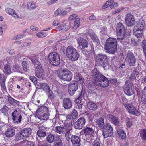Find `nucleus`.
Here are the masks:
<instances>
[{
  "instance_id": "1",
  "label": "nucleus",
  "mask_w": 146,
  "mask_h": 146,
  "mask_svg": "<svg viewBox=\"0 0 146 146\" xmlns=\"http://www.w3.org/2000/svg\"><path fill=\"white\" fill-rule=\"evenodd\" d=\"M93 71L94 84L96 85L104 87H107L109 86V81L107 78L102 75L97 69H94Z\"/></svg>"
},
{
  "instance_id": "2",
  "label": "nucleus",
  "mask_w": 146,
  "mask_h": 146,
  "mask_svg": "<svg viewBox=\"0 0 146 146\" xmlns=\"http://www.w3.org/2000/svg\"><path fill=\"white\" fill-rule=\"evenodd\" d=\"M117 41L115 38H110L108 39L105 44V48L106 52L114 54L117 50Z\"/></svg>"
},
{
  "instance_id": "3",
  "label": "nucleus",
  "mask_w": 146,
  "mask_h": 146,
  "mask_svg": "<svg viewBox=\"0 0 146 146\" xmlns=\"http://www.w3.org/2000/svg\"><path fill=\"white\" fill-rule=\"evenodd\" d=\"M66 51L67 57L72 61L77 60L79 57V54L77 50L72 46L67 47Z\"/></svg>"
},
{
  "instance_id": "4",
  "label": "nucleus",
  "mask_w": 146,
  "mask_h": 146,
  "mask_svg": "<svg viewBox=\"0 0 146 146\" xmlns=\"http://www.w3.org/2000/svg\"><path fill=\"white\" fill-rule=\"evenodd\" d=\"M117 39L119 40H122L124 38L126 32L125 28L121 23H117L116 27Z\"/></svg>"
},
{
  "instance_id": "5",
  "label": "nucleus",
  "mask_w": 146,
  "mask_h": 146,
  "mask_svg": "<svg viewBox=\"0 0 146 146\" xmlns=\"http://www.w3.org/2000/svg\"><path fill=\"white\" fill-rule=\"evenodd\" d=\"M32 61L34 64L36 69V76L39 78L43 79L44 76V71L42 66L40 64V62L37 60L32 59Z\"/></svg>"
},
{
  "instance_id": "6",
  "label": "nucleus",
  "mask_w": 146,
  "mask_h": 146,
  "mask_svg": "<svg viewBox=\"0 0 146 146\" xmlns=\"http://www.w3.org/2000/svg\"><path fill=\"white\" fill-rule=\"evenodd\" d=\"M50 63L53 65H57L60 63L59 54L56 52L50 53L48 56Z\"/></svg>"
},
{
  "instance_id": "7",
  "label": "nucleus",
  "mask_w": 146,
  "mask_h": 146,
  "mask_svg": "<svg viewBox=\"0 0 146 146\" xmlns=\"http://www.w3.org/2000/svg\"><path fill=\"white\" fill-rule=\"evenodd\" d=\"M96 63H99L103 67H105L108 64V61L107 56L106 55L99 54L96 57Z\"/></svg>"
},
{
  "instance_id": "8",
  "label": "nucleus",
  "mask_w": 146,
  "mask_h": 146,
  "mask_svg": "<svg viewBox=\"0 0 146 146\" xmlns=\"http://www.w3.org/2000/svg\"><path fill=\"white\" fill-rule=\"evenodd\" d=\"M124 90L125 93L128 96H131L135 92L133 85L131 83L126 81L124 87Z\"/></svg>"
},
{
  "instance_id": "9",
  "label": "nucleus",
  "mask_w": 146,
  "mask_h": 146,
  "mask_svg": "<svg viewBox=\"0 0 146 146\" xmlns=\"http://www.w3.org/2000/svg\"><path fill=\"white\" fill-rule=\"evenodd\" d=\"M103 129L102 135L104 138L111 136L113 135V128L110 124L107 123Z\"/></svg>"
},
{
  "instance_id": "10",
  "label": "nucleus",
  "mask_w": 146,
  "mask_h": 146,
  "mask_svg": "<svg viewBox=\"0 0 146 146\" xmlns=\"http://www.w3.org/2000/svg\"><path fill=\"white\" fill-rule=\"evenodd\" d=\"M72 76V73L67 69L63 70L59 75V77L61 79L67 81L70 80Z\"/></svg>"
},
{
  "instance_id": "11",
  "label": "nucleus",
  "mask_w": 146,
  "mask_h": 146,
  "mask_svg": "<svg viewBox=\"0 0 146 146\" xmlns=\"http://www.w3.org/2000/svg\"><path fill=\"white\" fill-rule=\"evenodd\" d=\"M125 21L126 25L128 26H132L135 23L134 17L131 14H127L126 15Z\"/></svg>"
},
{
  "instance_id": "12",
  "label": "nucleus",
  "mask_w": 146,
  "mask_h": 146,
  "mask_svg": "<svg viewBox=\"0 0 146 146\" xmlns=\"http://www.w3.org/2000/svg\"><path fill=\"white\" fill-rule=\"evenodd\" d=\"M85 122L84 118H80L74 123L73 127L76 129H81L84 126Z\"/></svg>"
},
{
  "instance_id": "13",
  "label": "nucleus",
  "mask_w": 146,
  "mask_h": 146,
  "mask_svg": "<svg viewBox=\"0 0 146 146\" xmlns=\"http://www.w3.org/2000/svg\"><path fill=\"white\" fill-rule=\"evenodd\" d=\"M124 106L128 110L129 113L138 116L140 115V113L136 110L135 108L131 104H124Z\"/></svg>"
},
{
  "instance_id": "14",
  "label": "nucleus",
  "mask_w": 146,
  "mask_h": 146,
  "mask_svg": "<svg viewBox=\"0 0 146 146\" xmlns=\"http://www.w3.org/2000/svg\"><path fill=\"white\" fill-rule=\"evenodd\" d=\"M126 59L130 66H135L136 59L133 53H128Z\"/></svg>"
},
{
  "instance_id": "15",
  "label": "nucleus",
  "mask_w": 146,
  "mask_h": 146,
  "mask_svg": "<svg viewBox=\"0 0 146 146\" xmlns=\"http://www.w3.org/2000/svg\"><path fill=\"white\" fill-rule=\"evenodd\" d=\"M69 123L65 124L64 127L56 126L55 128V131L60 134L62 135L65 134L67 127L69 126Z\"/></svg>"
},
{
  "instance_id": "16",
  "label": "nucleus",
  "mask_w": 146,
  "mask_h": 146,
  "mask_svg": "<svg viewBox=\"0 0 146 146\" xmlns=\"http://www.w3.org/2000/svg\"><path fill=\"white\" fill-rule=\"evenodd\" d=\"M78 84L77 82L71 84L68 87V92L70 95H73L78 89Z\"/></svg>"
},
{
  "instance_id": "17",
  "label": "nucleus",
  "mask_w": 146,
  "mask_h": 146,
  "mask_svg": "<svg viewBox=\"0 0 146 146\" xmlns=\"http://www.w3.org/2000/svg\"><path fill=\"white\" fill-rule=\"evenodd\" d=\"M77 40L81 48L84 49L87 47L88 42L86 40L81 37L78 38Z\"/></svg>"
},
{
  "instance_id": "18",
  "label": "nucleus",
  "mask_w": 146,
  "mask_h": 146,
  "mask_svg": "<svg viewBox=\"0 0 146 146\" xmlns=\"http://www.w3.org/2000/svg\"><path fill=\"white\" fill-rule=\"evenodd\" d=\"M31 133V129L30 128H24L21 132L20 136L22 139L28 137Z\"/></svg>"
},
{
  "instance_id": "19",
  "label": "nucleus",
  "mask_w": 146,
  "mask_h": 146,
  "mask_svg": "<svg viewBox=\"0 0 146 146\" xmlns=\"http://www.w3.org/2000/svg\"><path fill=\"white\" fill-rule=\"evenodd\" d=\"M72 102L69 98H64L63 102V105L64 107L66 109H69L72 106Z\"/></svg>"
},
{
  "instance_id": "20",
  "label": "nucleus",
  "mask_w": 146,
  "mask_h": 146,
  "mask_svg": "<svg viewBox=\"0 0 146 146\" xmlns=\"http://www.w3.org/2000/svg\"><path fill=\"white\" fill-rule=\"evenodd\" d=\"M70 140L74 146H80V138L76 135H72Z\"/></svg>"
},
{
  "instance_id": "21",
  "label": "nucleus",
  "mask_w": 146,
  "mask_h": 146,
  "mask_svg": "<svg viewBox=\"0 0 146 146\" xmlns=\"http://www.w3.org/2000/svg\"><path fill=\"white\" fill-rule=\"evenodd\" d=\"M5 134L8 137H11L15 135V131L13 127H9L5 132Z\"/></svg>"
},
{
  "instance_id": "22",
  "label": "nucleus",
  "mask_w": 146,
  "mask_h": 146,
  "mask_svg": "<svg viewBox=\"0 0 146 146\" xmlns=\"http://www.w3.org/2000/svg\"><path fill=\"white\" fill-rule=\"evenodd\" d=\"M82 131L85 135H89L91 136L94 133V130L92 128L87 127L83 129Z\"/></svg>"
},
{
  "instance_id": "23",
  "label": "nucleus",
  "mask_w": 146,
  "mask_h": 146,
  "mask_svg": "<svg viewBox=\"0 0 146 146\" xmlns=\"http://www.w3.org/2000/svg\"><path fill=\"white\" fill-rule=\"evenodd\" d=\"M68 125H69V126L67 127V129L66 130V132L65 133V137L66 139L68 142H69L70 141V138L69 137V134L70 132L72 129V125L69 123Z\"/></svg>"
},
{
  "instance_id": "24",
  "label": "nucleus",
  "mask_w": 146,
  "mask_h": 146,
  "mask_svg": "<svg viewBox=\"0 0 146 146\" xmlns=\"http://www.w3.org/2000/svg\"><path fill=\"white\" fill-rule=\"evenodd\" d=\"M48 113H44L38 114L36 115L38 118L41 120H46L48 118L49 116Z\"/></svg>"
},
{
  "instance_id": "25",
  "label": "nucleus",
  "mask_w": 146,
  "mask_h": 146,
  "mask_svg": "<svg viewBox=\"0 0 146 146\" xmlns=\"http://www.w3.org/2000/svg\"><path fill=\"white\" fill-rule=\"evenodd\" d=\"M74 78L76 81H77L80 84L83 83L84 80L83 77L78 73H76L74 74Z\"/></svg>"
},
{
  "instance_id": "26",
  "label": "nucleus",
  "mask_w": 146,
  "mask_h": 146,
  "mask_svg": "<svg viewBox=\"0 0 146 146\" xmlns=\"http://www.w3.org/2000/svg\"><path fill=\"white\" fill-rule=\"evenodd\" d=\"M45 113H48V108L46 106H43L40 107L38 110H37L36 115Z\"/></svg>"
},
{
  "instance_id": "27",
  "label": "nucleus",
  "mask_w": 146,
  "mask_h": 146,
  "mask_svg": "<svg viewBox=\"0 0 146 146\" xmlns=\"http://www.w3.org/2000/svg\"><path fill=\"white\" fill-rule=\"evenodd\" d=\"M22 118V115H21L12 116V119L14 123H20L21 121Z\"/></svg>"
},
{
  "instance_id": "28",
  "label": "nucleus",
  "mask_w": 146,
  "mask_h": 146,
  "mask_svg": "<svg viewBox=\"0 0 146 146\" xmlns=\"http://www.w3.org/2000/svg\"><path fill=\"white\" fill-rule=\"evenodd\" d=\"M70 25V23L69 24H63L59 26L58 27V29L59 30L66 31L69 29V25Z\"/></svg>"
},
{
  "instance_id": "29",
  "label": "nucleus",
  "mask_w": 146,
  "mask_h": 146,
  "mask_svg": "<svg viewBox=\"0 0 146 146\" xmlns=\"http://www.w3.org/2000/svg\"><path fill=\"white\" fill-rule=\"evenodd\" d=\"M144 24L143 22H141L139 23L134 27L133 30L142 31L143 29Z\"/></svg>"
},
{
  "instance_id": "30",
  "label": "nucleus",
  "mask_w": 146,
  "mask_h": 146,
  "mask_svg": "<svg viewBox=\"0 0 146 146\" xmlns=\"http://www.w3.org/2000/svg\"><path fill=\"white\" fill-rule=\"evenodd\" d=\"M96 123L99 127L102 129H103L105 127L104 119L101 117L98 119Z\"/></svg>"
},
{
  "instance_id": "31",
  "label": "nucleus",
  "mask_w": 146,
  "mask_h": 146,
  "mask_svg": "<svg viewBox=\"0 0 146 146\" xmlns=\"http://www.w3.org/2000/svg\"><path fill=\"white\" fill-rule=\"evenodd\" d=\"M53 146H63L62 143L59 137H56L54 141Z\"/></svg>"
},
{
  "instance_id": "32",
  "label": "nucleus",
  "mask_w": 146,
  "mask_h": 146,
  "mask_svg": "<svg viewBox=\"0 0 146 146\" xmlns=\"http://www.w3.org/2000/svg\"><path fill=\"white\" fill-rule=\"evenodd\" d=\"M5 11L7 13L10 15H12L15 18H18V16L15 13V11L13 9L11 8H7L6 9Z\"/></svg>"
},
{
  "instance_id": "33",
  "label": "nucleus",
  "mask_w": 146,
  "mask_h": 146,
  "mask_svg": "<svg viewBox=\"0 0 146 146\" xmlns=\"http://www.w3.org/2000/svg\"><path fill=\"white\" fill-rule=\"evenodd\" d=\"M117 132L118 135L121 139H124L126 138V134L123 131L118 129L117 130Z\"/></svg>"
},
{
  "instance_id": "34",
  "label": "nucleus",
  "mask_w": 146,
  "mask_h": 146,
  "mask_svg": "<svg viewBox=\"0 0 146 146\" xmlns=\"http://www.w3.org/2000/svg\"><path fill=\"white\" fill-rule=\"evenodd\" d=\"M133 34L138 38L140 39L142 38L143 36L142 31L133 30Z\"/></svg>"
},
{
  "instance_id": "35",
  "label": "nucleus",
  "mask_w": 146,
  "mask_h": 146,
  "mask_svg": "<svg viewBox=\"0 0 146 146\" xmlns=\"http://www.w3.org/2000/svg\"><path fill=\"white\" fill-rule=\"evenodd\" d=\"M77 117V113L76 111H73L72 113L68 116L67 118L70 119H75Z\"/></svg>"
},
{
  "instance_id": "36",
  "label": "nucleus",
  "mask_w": 146,
  "mask_h": 146,
  "mask_svg": "<svg viewBox=\"0 0 146 146\" xmlns=\"http://www.w3.org/2000/svg\"><path fill=\"white\" fill-rule=\"evenodd\" d=\"M97 107V105L92 102H88L87 104V107L88 109L91 110L95 109Z\"/></svg>"
},
{
  "instance_id": "37",
  "label": "nucleus",
  "mask_w": 146,
  "mask_h": 146,
  "mask_svg": "<svg viewBox=\"0 0 146 146\" xmlns=\"http://www.w3.org/2000/svg\"><path fill=\"white\" fill-rule=\"evenodd\" d=\"M40 87L39 88L43 89L44 90L47 92L50 89L49 86L46 83H41L40 84Z\"/></svg>"
},
{
  "instance_id": "38",
  "label": "nucleus",
  "mask_w": 146,
  "mask_h": 146,
  "mask_svg": "<svg viewBox=\"0 0 146 146\" xmlns=\"http://www.w3.org/2000/svg\"><path fill=\"white\" fill-rule=\"evenodd\" d=\"M8 98L9 102L12 105L15 106L17 104L18 102H19L18 101L12 98L10 96H8Z\"/></svg>"
},
{
  "instance_id": "39",
  "label": "nucleus",
  "mask_w": 146,
  "mask_h": 146,
  "mask_svg": "<svg viewBox=\"0 0 146 146\" xmlns=\"http://www.w3.org/2000/svg\"><path fill=\"white\" fill-rule=\"evenodd\" d=\"M90 36L92 39L93 40L98 43L99 42V40L96 35L94 33H89Z\"/></svg>"
},
{
  "instance_id": "40",
  "label": "nucleus",
  "mask_w": 146,
  "mask_h": 146,
  "mask_svg": "<svg viewBox=\"0 0 146 146\" xmlns=\"http://www.w3.org/2000/svg\"><path fill=\"white\" fill-rule=\"evenodd\" d=\"M4 69L5 73L7 75L10 74L11 72V68L9 65L6 64L4 66Z\"/></svg>"
},
{
  "instance_id": "41",
  "label": "nucleus",
  "mask_w": 146,
  "mask_h": 146,
  "mask_svg": "<svg viewBox=\"0 0 146 146\" xmlns=\"http://www.w3.org/2000/svg\"><path fill=\"white\" fill-rule=\"evenodd\" d=\"M140 135L143 140H146V130L143 129L140 132Z\"/></svg>"
},
{
  "instance_id": "42",
  "label": "nucleus",
  "mask_w": 146,
  "mask_h": 146,
  "mask_svg": "<svg viewBox=\"0 0 146 146\" xmlns=\"http://www.w3.org/2000/svg\"><path fill=\"white\" fill-rule=\"evenodd\" d=\"M93 85H91V84L90 83L88 84V87L90 88V90L93 93H96L98 91L97 88L95 87H93L94 86V84H92Z\"/></svg>"
},
{
  "instance_id": "43",
  "label": "nucleus",
  "mask_w": 146,
  "mask_h": 146,
  "mask_svg": "<svg viewBox=\"0 0 146 146\" xmlns=\"http://www.w3.org/2000/svg\"><path fill=\"white\" fill-rule=\"evenodd\" d=\"M47 35L46 33L41 31L38 32L36 34L37 36L39 38H43L46 37Z\"/></svg>"
},
{
  "instance_id": "44",
  "label": "nucleus",
  "mask_w": 146,
  "mask_h": 146,
  "mask_svg": "<svg viewBox=\"0 0 146 146\" xmlns=\"http://www.w3.org/2000/svg\"><path fill=\"white\" fill-rule=\"evenodd\" d=\"M114 0H109L106 1L104 6L105 8L108 7L110 6H112L113 4Z\"/></svg>"
},
{
  "instance_id": "45",
  "label": "nucleus",
  "mask_w": 146,
  "mask_h": 146,
  "mask_svg": "<svg viewBox=\"0 0 146 146\" xmlns=\"http://www.w3.org/2000/svg\"><path fill=\"white\" fill-rule=\"evenodd\" d=\"M82 93L83 91H82L79 96L75 100V102L77 104L80 103L81 102L82 98L84 96V94H83Z\"/></svg>"
},
{
  "instance_id": "46",
  "label": "nucleus",
  "mask_w": 146,
  "mask_h": 146,
  "mask_svg": "<svg viewBox=\"0 0 146 146\" xmlns=\"http://www.w3.org/2000/svg\"><path fill=\"white\" fill-rule=\"evenodd\" d=\"M37 134L40 137H44L46 136L45 131L42 130H39L37 132Z\"/></svg>"
},
{
  "instance_id": "47",
  "label": "nucleus",
  "mask_w": 146,
  "mask_h": 146,
  "mask_svg": "<svg viewBox=\"0 0 146 146\" xmlns=\"http://www.w3.org/2000/svg\"><path fill=\"white\" fill-rule=\"evenodd\" d=\"M27 7L29 9H34L36 7V5L34 3L29 2L27 4Z\"/></svg>"
},
{
  "instance_id": "48",
  "label": "nucleus",
  "mask_w": 146,
  "mask_h": 146,
  "mask_svg": "<svg viewBox=\"0 0 146 146\" xmlns=\"http://www.w3.org/2000/svg\"><path fill=\"white\" fill-rule=\"evenodd\" d=\"M141 101L142 105L144 106L146 105V94H142Z\"/></svg>"
},
{
  "instance_id": "49",
  "label": "nucleus",
  "mask_w": 146,
  "mask_h": 146,
  "mask_svg": "<svg viewBox=\"0 0 146 146\" xmlns=\"http://www.w3.org/2000/svg\"><path fill=\"white\" fill-rule=\"evenodd\" d=\"M22 64L24 70L25 72H27L29 70V67L27 62L25 61H23Z\"/></svg>"
},
{
  "instance_id": "50",
  "label": "nucleus",
  "mask_w": 146,
  "mask_h": 146,
  "mask_svg": "<svg viewBox=\"0 0 146 146\" xmlns=\"http://www.w3.org/2000/svg\"><path fill=\"white\" fill-rule=\"evenodd\" d=\"M54 136L52 135H49L47 137V141L50 143H51L53 142L54 139Z\"/></svg>"
},
{
  "instance_id": "51",
  "label": "nucleus",
  "mask_w": 146,
  "mask_h": 146,
  "mask_svg": "<svg viewBox=\"0 0 146 146\" xmlns=\"http://www.w3.org/2000/svg\"><path fill=\"white\" fill-rule=\"evenodd\" d=\"M80 22V18H77L75 19L74 23V26L76 28H78Z\"/></svg>"
},
{
  "instance_id": "52",
  "label": "nucleus",
  "mask_w": 146,
  "mask_h": 146,
  "mask_svg": "<svg viewBox=\"0 0 146 146\" xmlns=\"http://www.w3.org/2000/svg\"><path fill=\"white\" fill-rule=\"evenodd\" d=\"M111 123L116 125H118L120 123V121L118 118L116 117L114 119Z\"/></svg>"
},
{
  "instance_id": "53",
  "label": "nucleus",
  "mask_w": 146,
  "mask_h": 146,
  "mask_svg": "<svg viewBox=\"0 0 146 146\" xmlns=\"http://www.w3.org/2000/svg\"><path fill=\"white\" fill-rule=\"evenodd\" d=\"M38 56V58L37 60H36L35 58H32L31 60H32L33 59H34L35 60H37L40 63V62H42V60H44V57L43 55L42 56L41 54H40ZM40 64L41 65L40 63Z\"/></svg>"
},
{
  "instance_id": "54",
  "label": "nucleus",
  "mask_w": 146,
  "mask_h": 146,
  "mask_svg": "<svg viewBox=\"0 0 146 146\" xmlns=\"http://www.w3.org/2000/svg\"><path fill=\"white\" fill-rule=\"evenodd\" d=\"M20 67L18 66H13V67L12 70L13 72H20Z\"/></svg>"
},
{
  "instance_id": "55",
  "label": "nucleus",
  "mask_w": 146,
  "mask_h": 146,
  "mask_svg": "<svg viewBox=\"0 0 146 146\" xmlns=\"http://www.w3.org/2000/svg\"><path fill=\"white\" fill-rule=\"evenodd\" d=\"M8 109V107L6 105H4L1 109L2 113H3L5 115H6L7 113Z\"/></svg>"
},
{
  "instance_id": "56",
  "label": "nucleus",
  "mask_w": 146,
  "mask_h": 146,
  "mask_svg": "<svg viewBox=\"0 0 146 146\" xmlns=\"http://www.w3.org/2000/svg\"><path fill=\"white\" fill-rule=\"evenodd\" d=\"M29 78L35 84L37 83V79L35 77L30 76L29 77Z\"/></svg>"
},
{
  "instance_id": "57",
  "label": "nucleus",
  "mask_w": 146,
  "mask_h": 146,
  "mask_svg": "<svg viewBox=\"0 0 146 146\" xmlns=\"http://www.w3.org/2000/svg\"><path fill=\"white\" fill-rule=\"evenodd\" d=\"M5 81H0V84L1 88H2V90H5L6 89V87L5 86Z\"/></svg>"
},
{
  "instance_id": "58",
  "label": "nucleus",
  "mask_w": 146,
  "mask_h": 146,
  "mask_svg": "<svg viewBox=\"0 0 146 146\" xmlns=\"http://www.w3.org/2000/svg\"><path fill=\"white\" fill-rule=\"evenodd\" d=\"M88 19L90 21L95 20L97 19V17L96 16L93 14L89 17Z\"/></svg>"
},
{
  "instance_id": "59",
  "label": "nucleus",
  "mask_w": 146,
  "mask_h": 146,
  "mask_svg": "<svg viewBox=\"0 0 146 146\" xmlns=\"http://www.w3.org/2000/svg\"><path fill=\"white\" fill-rule=\"evenodd\" d=\"M115 117V116L112 115L111 114H109L107 115V117L108 118L109 120L111 122Z\"/></svg>"
},
{
  "instance_id": "60",
  "label": "nucleus",
  "mask_w": 146,
  "mask_h": 146,
  "mask_svg": "<svg viewBox=\"0 0 146 146\" xmlns=\"http://www.w3.org/2000/svg\"><path fill=\"white\" fill-rule=\"evenodd\" d=\"M77 17V15L75 14L71 15L68 18L69 20L71 21Z\"/></svg>"
},
{
  "instance_id": "61",
  "label": "nucleus",
  "mask_w": 146,
  "mask_h": 146,
  "mask_svg": "<svg viewBox=\"0 0 146 146\" xmlns=\"http://www.w3.org/2000/svg\"><path fill=\"white\" fill-rule=\"evenodd\" d=\"M92 146H100L99 141L98 140H95L93 142Z\"/></svg>"
},
{
  "instance_id": "62",
  "label": "nucleus",
  "mask_w": 146,
  "mask_h": 146,
  "mask_svg": "<svg viewBox=\"0 0 146 146\" xmlns=\"http://www.w3.org/2000/svg\"><path fill=\"white\" fill-rule=\"evenodd\" d=\"M7 52L11 55H13L15 54V52L13 49H9L7 51Z\"/></svg>"
},
{
  "instance_id": "63",
  "label": "nucleus",
  "mask_w": 146,
  "mask_h": 146,
  "mask_svg": "<svg viewBox=\"0 0 146 146\" xmlns=\"http://www.w3.org/2000/svg\"><path fill=\"white\" fill-rule=\"evenodd\" d=\"M142 48L143 49H146V41L144 40L142 42Z\"/></svg>"
},
{
  "instance_id": "64",
  "label": "nucleus",
  "mask_w": 146,
  "mask_h": 146,
  "mask_svg": "<svg viewBox=\"0 0 146 146\" xmlns=\"http://www.w3.org/2000/svg\"><path fill=\"white\" fill-rule=\"evenodd\" d=\"M61 12V9H58L56 11H55L54 14L56 16L60 15Z\"/></svg>"
}]
</instances>
